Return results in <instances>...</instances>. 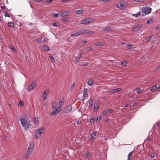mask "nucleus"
<instances>
[{
	"label": "nucleus",
	"instance_id": "64",
	"mask_svg": "<svg viewBox=\"0 0 160 160\" xmlns=\"http://www.w3.org/2000/svg\"><path fill=\"white\" fill-rule=\"evenodd\" d=\"M138 104V103L137 102H135L134 103L133 106H136Z\"/></svg>",
	"mask_w": 160,
	"mask_h": 160
},
{
	"label": "nucleus",
	"instance_id": "46",
	"mask_svg": "<svg viewBox=\"0 0 160 160\" xmlns=\"http://www.w3.org/2000/svg\"><path fill=\"white\" fill-rule=\"evenodd\" d=\"M137 91V92L138 93H140L141 92V90L139 88H137L136 89Z\"/></svg>",
	"mask_w": 160,
	"mask_h": 160
},
{
	"label": "nucleus",
	"instance_id": "8",
	"mask_svg": "<svg viewBox=\"0 0 160 160\" xmlns=\"http://www.w3.org/2000/svg\"><path fill=\"white\" fill-rule=\"evenodd\" d=\"M36 85V83L35 82H33L32 83L31 85H30L28 88V90L29 91H31L35 87Z\"/></svg>",
	"mask_w": 160,
	"mask_h": 160
},
{
	"label": "nucleus",
	"instance_id": "20",
	"mask_svg": "<svg viewBox=\"0 0 160 160\" xmlns=\"http://www.w3.org/2000/svg\"><path fill=\"white\" fill-rule=\"evenodd\" d=\"M57 107V103L56 102L53 101L52 103V107L54 109L55 108Z\"/></svg>",
	"mask_w": 160,
	"mask_h": 160
},
{
	"label": "nucleus",
	"instance_id": "14",
	"mask_svg": "<svg viewBox=\"0 0 160 160\" xmlns=\"http://www.w3.org/2000/svg\"><path fill=\"white\" fill-rule=\"evenodd\" d=\"M80 32V30H78L75 33L72 34L71 35L72 37H76L79 36L81 35Z\"/></svg>",
	"mask_w": 160,
	"mask_h": 160
},
{
	"label": "nucleus",
	"instance_id": "21",
	"mask_svg": "<svg viewBox=\"0 0 160 160\" xmlns=\"http://www.w3.org/2000/svg\"><path fill=\"white\" fill-rule=\"evenodd\" d=\"M111 28L110 27H106V28H105L103 30V31L105 32H107L108 31L111 30Z\"/></svg>",
	"mask_w": 160,
	"mask_h": 160
},
{
	"label": "nucleus",
	"instance_id": "17",
	"mask_svg": "<svg viewBox=\"0 0 160 160\" xmlns=\"http://www.w3.org/2000/svg\"><path fill=\"white\" fill-rule=\"evenodd\" d=\"M153 18H152L148 19L147 21V23L148 24H149L150 23H152L154 21Z\"/></svg>",
	"mask_w": 160,
	"mask_h": 160
},
{
	"label": "nucleus",
	"instance_id": "56",
	"mask_svg": "<svg viewBox=\"0 0 160 160\" xmlns=\"http://www.w3.org/2000/svg\"><path fill=\"white\" fill-rule=\"evenodd\" d=\"M127 47L128 49H130L132 48V46L131 45H128Z\"/></svg>",
	"mask_w": 160,
	"mask_h": 160
},
{
	"label": "nucleus",
	"instance_id": "39",
	"mask_svg": "<svg viewBox=\"0 0 160 160\" xmlns=\"http://www.w3.org/2000/svg\"><path fill=\"white\" fill-rule=\"evenodd\" d=\"M4 15L6 17H10V16L8 13L7 12H5Z\"/></svg>",
	"mask_w": 160,
	"mask_h": 160
},
{
	"label": "nucleus",
	"instance_id": "58",
	"mask_svg": "<svg viewBox=\"0 0 160 160\" xmlns=\"http://www.w3.org/2000/svg\"><path fill=\"white\" fill-rule=\"evenodd\" d=\"M87 49L89 51H91L92 50V48L88 47Z\"/></svg>",
	"mask_w": 160,
	"mask_h": 160
},
{
	"label": "nucleus",
	"instance_id": "57",
	"mask_svg": "<svg viewBox=\"0 0 160 160\" xmlns=\"http://www.w3.org/2000/svg\"><path fill=\"white\" fill-rule=\"evenodd\" d=\"M87 42V41L83 40V41H82V43L83 45L85 44Z\"/></svg>",
	"mask_w": 160,
	"mask_h": 160
},
{
	"label": "nucleus",
	"instance_id": "23",
	"mask_svg": "<svg viewBox=\"0 0 160 160\" xmlns=\"http://www.w3.org/2000/svg\"><path fill=\"white\" fill-rule=\"evenodd\" d=\"M93 81L92 80H90L88 81V84L89 86H91L93 84Z\"/></svg>",
	"mask_w": 160,
	"mask_h": 160
},
{
	"label": "nucleus",
	"instance_id": "48",
	"mask_svg": "<svg viewBox=\"0 0 160 160\" xmlns=\"http://www.w3.org/2000/svg\"><path fill=\"white\" fill-rule=\"evenodd\" d=\"M59 25V24L55 22L53 24V25L54 26H56V27L58 26Z\"/></svg>",
	"mask_w": 160,
	"mask_h": 160
},
{
	"label": "nucleus",
	"instance_id": "4",
	"mask_svg": "<svg viewBox=\"0 0 160 160\" xmlns=\"http://www.w3.org/2000/svg\"><path fill=\"white\" fill-rule=\"evenodd\" d=\"M142 12L143 13V15H146L151 12L152 9L148 7H145L142 8Z\"/></svg>",
	"mask_w": 160,
	"mask_h": 160
},
{
	"label": "nucleus",
	"instance_id": "49",
	"mask_svg": "<svg viewBox=\"0 0 160 160\" xmlns=\"http://www.w3.org/2000/svg\"><path fill=\"white\" fill-rule=\"evenodd\" d=\"M90 122L91 123H93L94 122V119L92 118L91 119Z\"/></svg>",
	"mask_w": 160,
	"mask_h": 160
},
{
	"label": "nucleus",
	"instance_id": "33",
	"mask_svg": "<svg viewBox=\"0 0 160 160\" xmlns=\"http://www.w3.org/2000/svg\"><path fill=\"white\" fill-rule=\"evenodd\" d=\"M93 100H90V102H89V108H90L91 107H92L93 106Z\"/></svg>",
	"mask_w": 160,
	"mask_h": 160
},
{
	"label": "nucleus",
	"instance_id": "53",
	"mask_svg": "<svg viewBox=\"0 0 160 160\" xmlns=\"http://www.w3.org/2000/svg\"><path fill=\"white\" fill-rule=\"evenodd\" d=\"M53 16L55 18H58V14H53Z\"/></svg>",
	"mask_w": 160,
	"mask_h": 160
},
{
	"label": "nucleus",
	"instance_id": "45",
	"mask_svg": "<svg viewBox=\"0 0 160 160\" xmlns=\"http://www.w3.org/2000/svg\"><path fill=\"white\" fill-rule=\"evenodd\" d=\"M52 2V0H46V2L47 3H51Z\"/></svg>",
	"mask_w": 160,
	"mask_h": 160
},
{
	"label": "nucleus",
	"instance_id": "38",
	"mask_svg": "<svg viewBox=\"0 0 160 160\" xmlns=\"http://www.w3.org/2000/svg\"><path fill=\"white\" fill-rule=\"evenodd\" d=\"M98 108H99L98 105H97L96 106H94V111L97 112V111Z\"/></svg>",
	"mask_w": 160,
	"mask_h": 160
},
{
	"label": "nucleus",
	"instance_id": "22",
	"mask_svg": "<svg viewBox=\"0 0 160 160\" xmlns=\"http://www.w3.org/2000/svg\"><path fill=\"white\" fill-rule=\"evenodd\" d=\"M8 24V26L10 27L13 28L14 27V24L12 22H9Z\"/></svg>",
	"mask_w": 160,
	"mask_h": 160
},
{
	"label": "nucleus",
	"instance_id": "30",
	"mask_svg": "<svg viewBox=\"0 0 160 160\" xmlns=\"http://www.w3.org/2000/svg\"><path fill=\"white\" fill-rule=\"evenodd\" d=\"M10 47L14 52H17L16 49L14 47L12 46H10Z\"/></svg>",
	"mask_w": 160,
	"mask_h": 160
},
{
	"label": "nucleus",
	"instance_id": "5",
	"mask_svg": "<svg viewBox=\"0 0 160 160\" xmlns=\"http://www.w3.org/2000/svg\"><path fill=\"white\" fill-rule=\"evenodd\" d=\"M125 2L124 1H120L117 3V6L119 8L124 9L125 7Z\"/></svg>",
	"mask_w": 160,
	"mask_h": 160
},
{
	"label": "nucleus",
	"instance_id": "16",
	"mask_svg": "<svg viewBox=\"0 0 160 160\" xmlns=\"http://www.w3.org/2000/svg\"><path fill=\"white\" fill-rule=\"evenodd\" d=\"M84 10L82 9H80L76 10L75 12V13L76 14H80L82 13L83 12Z\"/></svg>",
	"mask_w": 160,
	"mask_h": 160
},
{
	"label": "nucleus",
	"instance_id": "59",
	"mask_svg": "<svg viewBox=\"0 0 160 160\" xmlns=\"http://www.w3.org/2000/svg\"><path fill=\"white\" fill-rule=\"evenodd\" d=\"M157 127L158 128H160V123L158 122H157Z\"/></svg>",
	"mask_w": 160,
	"mask_h": 160
},
{
	"label": "nucleus",
	"instance_id": "29",
	"mask_svg": "<svg viewBox=\"0 0 160 160\" xmlns=\"http://www.w3.org/2000/svg\"><path fill=\"white\" fill-rule=\"evenodd\" d=\"M43 48L44 50L45 51H48L50 50L49 47L46 46H44L43 47Z\"/></svg>",
	"mask_w": 160,
	"mask_h": 160
},
{
	"label": "nucleus",
	"instance_id": "7",
	"mask_svg": "<svg viewBox=\"0 0 160 160\" xmlns=\"http://www.w3.org/2000/svg\"><path fill=\"white\" fill-rule=\"evenodd\" d=\"M49 91L48 90L46 89L45 90L44 93L42 96V100L44 102L46 99L47 95Z\"/></svg>",
	"mask_w": 160,
	"mask_h": 160
},
{
	"label": "nucleus",
	"instance_id": "19",
	"mask_svg": "<svg viewBox=\"0 0 160 160\" xmlns=\"http://www.w3.org/2000/svg\"><path fill=\"white\" fill-rule=\"evenodd\" d=\"M63 104V100L62 99H60L59 100V108H60L61 107H62Z\"/></svg>",
	"mask_w": 160,
	"mask_h": 160
},
{
	"label": "nucleus",
	"instance_id": "54",
	"mask_svg": "<svg viewBox=\"0 0 160 160\" xmlns=\"http://www.w3.org/2000/svg\"><path fill=\"white\" fill-rule=\"evenodd\" d=\"M19 105H21V106H23V103L22 102V101H21L19 103Z\"/></svg>",
	"mask_w": 160,
	"mask_h": 160
},
{
	"label": "nucleus",
	"instance_id": "63",
	"mask_svg": "<svg viewBox=\"0 0 160 160\" xmlns=\"http://www.w3.org/2000/svg\"><path fill=\"white\" fill-rule=\"evenodd\" d=\"M68 0H62V2H65V1H68Z\"/></svg>",
	"mask_w": 160,
	"mask_h": 160
},
{
	"label": "nucleus",
	"instance_id": "3",
	"mask_svg": "<svg viewBox=\"0 0 160 160\" xmlns=\"http://www.w3.org/2000/svg\"><path fill=\"white\" fill-rule=\"evenodd\" d=\"M45 130V128H40L37 130L35 133L34 137L35 138H40L41 134L44 132Z\"/></svg>",
	"mask_w": 160,
	"mask_h": 160
},
{
	"label": "nucleus",
	"instance_id": "6",
	"mask_svg": "<svg viewBox=\"0 0 160 160\" xmlns=\"http://www.w3.org/2000/svg\"><path fill=\"white\" fill-rule=\"evenodd\" d=\"M92 21L91 18H86L81 21L80 23L81 24H87Z\"/></svg>",
	"mask_w": 160,
	"mask_h": 160
},
{
	"label": "nucleus",
	"instance_id": "27",
	"mask_svg": "<svg viewBox=\"0 0 160 160\" xmlns=\"http://www.w3.org/2000/svg\"><path fill=\"white\" fill-rule=\"evenodd\" d=\"M81 57V54L79 55V56L75 58V61L76 62H78V61L80 60V58Z\"/></svg>",
	"mask_w": 160,
	"mask_h": 160
},
{
	"label": "nucleus",
	"instance_id": "25",
	"mask_svg": "<svg viewBox=\"0 0 160 160\" xmlns=\"http://www.w3.org/2000/svg\"><path fill=\"white\" fill-rule=\"evenodd\" d=\"M34 122L35 124L36 125H38L39 123V122L38 120V119L37 118H35L34 120Z\"/></svg>",
	"mask_w": 160,
	"mask_h": 160
},
{
	"label": "nucleus",
	"instance_id": "35",
	"mask_svg": "<svg viewBox=\"0 0 160 160\" xmlns=\"http://www.w3.org/2000/svg\"><path fill=\"white\" fill-rule=\"evenodd\" d=\"M121 63L122 65L125 66L127 65V62L125 61H123L121 62Z\"/></svg>",
	"mask_w": 160,
	"mask_h": 160
},
{
	"label": "nucleus",
	"instance_id": "41",
	"mask_svg": "<svg viewBox=\"0 0 160 160\" xmlns=\"http://www.w3.org/2000/svg\"><path fill=\"white\" fill-rule=\"evenodd\" d=\"M145 0H133L134 1L137 2H142L144 1Z\"/></svg>",
	"mask_w": 160,
	"mask_h": 160
},
{
	"label": "nucleus",
	"instance_id": "32",
	"mask_svg": "<svg viewBox=\"0 0 160 160\" xmlns=\"http://www.w3.org/2000/svg\"><path fill=\"white\" fill-rule=\"evenodd\" d=\"M86 157L88 159H90L91 158V154L89 152H88L86 155Z\"/></svg>",
	"mask_w": 160,
	"mask_h": 160
},
{
	"label": "nucleus",
	"instance_id": "52",
	"mask_svg": "<svg viewBox=\"0 0 160 160\" xmlns=\"http://www.w3.org/2000/svg\"><path fill=\"white\" fill-rule=\"evenodd\" d=\"M155 157V154L154 153H152L151 155V158H154Z\"/></svg>",
	"mask_w": 160,
	"mask_h": 160
},
{
	"label": "nucleus",
	"instance_id": "31",
	"mask_svg": "<svg viewBox=\"0 0 160 160\" xmlns=\"http://www.w3.org/2000/svg\"><path fill=\"white\" fill-rule=\"evenodd\" d=\"M94 32L92 31H89L87 30V33L89 34H94Z\"/></svg>",
	"mask_w": 160,
	"mask_h": 160
},
{
	"label": "nucleus",
	"instance_id": "55",
	"mask_svg": "<svg viewBox=\"0 0 160 160\" xmlns=\"http://www.w3.org/2000/svg\"><path fill=\"white\" fill-rule=\"evenodd\" d=\"M113 111V110L112 109H110L108 110V112L109 113L112 112Z\"/></svg>",
	"mask_w": 160,
	"mask_h": 160
},
{
	"label": "nucleus",
	"instance_id": "47",
	"mask_svg": "<svg viewBox=\"0 0 160 160\" xmlns=\"http://www.w3.org/2000/svg\"><path fill=\"white\" fill-rule=\"evenodd\" d=\"M96 132H93L92 134H91V136H92V137H94L96 135Z\"/></svg>",
	"mask_w": 160,
	"mask_h": 160
},
{
	"label": "nucleus",
	"instance_id": "44",
	"mask_svg": "<svg viewBox=\"0 0 160 160\" xmlns=\"http://www.w3.org/2000/svg\"><path fill=\"white\" fill-rule=\"evenodd\" d=\"M89 64V62H84L82 63V65L83 66H87Z\"/></svg>",
	"mask_w": 160,
	"mask_h": 160
},
{
	"label": "nucleus",
	"instance_id": "18",
	"mask_svg": "<svg viewBox=\"0 0 160 160\" xmlns=\"http://www.w3.org/2000/svg\"><path fill=\"white\" fill-rule=\"evenodd\" d=\"M80 31L81 32V35H82V34H87V30L86 29H82L81 30H80Z\"/></svg>",
	"mask_w": 160,
	"mask_h": 160
},
{
	"label": "nucleus",
	"instance_id": "13",
	"mask_svg": "<svg viewBox=\"0 0 160 160\" xmlns=\"http://www.w3.org/2000/svg\"><path fill=\"white\" fill-rule=\"evenodd\" d=\"M141 28V25H137L133 28L132 31L134 32H136L138 31Z\"/></svg>",
	"mask_w": 160,
	"mask_h": 160
},
{
	"label": "nucleus",
	"instance_id": "51",
	"mask_svg": "<svg viewBox=\"0 0 160 160\" xmlns=\"http://www.w3.org/2000/svg\"><path fill=\"white\" fill-rule=\"evenodd\" d=\"M107 110H105L103 111V113H102V114L104 115H105L107 113Z\"/></svg>",
	"mask_w": 160,
	"mask_h": 160
},
{
	"label": "nucleus",
	"instance_id": "37",
	"mask_svg": "<svg viewBox=\"0 0 160 160\" xmlns=\"http://www.w3.org/2000/svg\"><path fill=\"white\" fill-rule=\"evenodd\" d=\"M50 58L51 61L52 62H55V60L54 58L53 57H52V56H50Z\"/></svg>",
	"mask_w": 160,
	"mask_h": 160
},
{
	"label": "nucleus",
	"instance_id": "28",
	"mask_svg": "<svg viewBox=\"0 0 160 160\" xmlns=\"http://www.w3.org/2000/svg\"><path fill=\"white\" fill-rule=\"evenodd\" d=\"M133 151L130 152L129 153V154H128V159L127 160H129V159H130V158H131V157L132 156V153H133Z\"/></svg>",
	"mask_w": 160,
	"mask_h": 160
},
{
	"label": "nucleus",
	"instance_id": "61",
	"mask_svg": "<svg viewBox=\"0 0 160 160\" xmlns=\"http://www.w3.org/2000/svg\"><path fill=\"white\" fill-rule=\"evenodd\" d=\"M48 39L47 38H44V41H48Z\"/></svg>",
	"mask_w": 160,
	"mask_h": 160
},
{
	"label": "nucleus",
	"instance_id": "15",
	"mask_svg": "<svg viewBox=\"0 0 160 160\" xmlns=\"http://www.w3.org/2000/svg\"><path fill=\"white\" fill-rule=\"evenodd\" d=\"M88 89H86L84 92L83 93V97L84 98H87L88 97Z\"/></svg>",
	"mask_w": 160,
	"mask_h": 160
},
{
	"label": "nucleus",
	"instance_id": "62",
	"mask_svg": "<svg viewBox=\"0 0 160 160\" xmlns=\"http://www.w3.org/2000/svg\"><path fill=\"white\" fill-rule=\"evenodd\" d=\"M101 118V117H98L97 119L98 120H100Z\"/></svg>",
	"mask_w": 160,
	"mask_h": 160
},
{
	"label": "nucleus",
	"instance_id": "42",
	"mask_svg": "<svg viewBox=\"0 0 160 160\" xmlns=\"http://www.w3.org/2000/svg\"><path fill=\"white\" fill-rule=\"evenodd\" d=\"M93 141H94V139L92 137L90 138L89 141L90 142L93 143Z\"/></svg>",
	"mask_w": 160,
	"mask_h": 160
},
{
	"label": "nucleus",
	"instance_id": "34",
	"mask_svg": "<svg viewBox=\"0 0 160 160\" xmlns=\"http://www.w3.org/2000/svg\"><path fill=\"white\" fill-rule=\"evenodd\" d=\"M69 19L68 18H64L62 19V21L63 22H68L69 21Z\"/></svg>",
	"mask_w": 160,
	"mask_h": 160
},
{
	"label": "nucleus",
	"instance_id": "60",
	"mask_svg": "<svg viewBox=\"0 0 160 160\" xmlns=\"http://www.w3.org/2000/svg\"><path fill=\"white\" fill-rule=\"evenodd\" d=\"M1 8L2 10H4L5 9V7L4 6H2L1 7Z\"/></svg>",
	"mask_w": 160,
	"mask_h": 160
},
{
	"label": "nucleus",
	"instance_id": "12",
	"mask_svg": "<svg viewBox=\"0 0 160 160\" xmlns=\"http://www.w3.org/2000/svg\"><path fill=\"white\" fill-rule=\"evenodd\" d=\"M61 110V109L59 108H58V109L57 108L55 109L53 112H51V115H56Z\"/></svg>",
	"mask_w": 160,
	"mask_h": 160
},
{
	"label": "nucleus",
	"instance_id": "36",
	"mask_svg": "<svg viewBox=\"0 0 160 160\" xmlns=\"http://www.w3.org/2000/svg\"><path fill=\"white\" fill-rule=\"evenodd\" d=\"M75 84L74 83H73L72 84V85L71 86V87L70 88V89L71 91H72L73 90V89L74 88V87H75Z\"/></svg>",
	"mask_w": 160,
	"mask_h": 160
},
{
	"label": "nucleus",
	"instance_id": "40",
	"mask_svg": "<svg viewBox=\"0 0 160 160\" xmlns=\"http://www.w3.org/2000/svg\"><path fill=\"white\" fill-rule=\"evenodd\" d=\"M140 15H141V13L140 12H139L137 13L134 15V16H135L136 17H137L138 16H139Z\"/></svg>",
	"mask_w": 160,
	"mask_h": 160
},
{
	"label": "nucleus",
	"instance_id": "26",
	"mask_svg": "<svg viewBox=\"0 0 160 160\" xmlns=\"http://www.w3.org/2000/svg\"><path fill=\"white\" fill-rule=\"evenodd\" d=\"M95 44L98 46H103V43L100 42H97L95 43Z\"/></svg>",
	"mask_w": 160,
	"mask_h": 160
},
{
	"label": "nucleus",
	"instance_id": "11",
	"mask_svg": "<svg viewBox=\"0 0 160 160\" xmlns=\"http://www.w3.org/2000/svg\"><path fill=\"white\" fill-rule=\"evenodd\" d=\"M122 90V89L121 88H117L116 89H113L111 90L109 92L111 93H114L119 92Z\"/></svg>",
	"mask_w": 160,
	"mask_h": 160
},
{
	"label": "nucleus",
	"instance_id": "2",
	"mask_svg": "<svg viewBox=\"0 0 160 160\" xmlns=\"http://www.w3.org/2000/svg\"><path fill=\"white\" fill-rule=\"evenodd\" d=\"M34 148V146L33 144H30L28 149L25 154V158L26 159H28L31 153Z\"/></svg>",
	"mask_w": 160,
	"mask_h": 160
},
{
	"label": "nucleus",
	"instance_id": "10",
	"mask_svg": "<svg viewBox=\"0 0 160 160\" xmlns=\"http://www.w3.org/2000/svg\"><path fill=\"white\" fill-rule=\"evenodd\" d=\"M60 16L61 17H66L69 14V12L67 11H64L60 13Z\"/></svg>",
	"mask_w": 160,
	"mask_h": 160
},
{
	"label": "nucleus",
	"instance_id": "1",
	"mask_svg": "<svg viewBox=\"0 0 160 160\" xmlns=\"http://www.w3.org/2000/svg\"><path fill=\"white\" fill-rule=\"evenodd\" d=\"M19 120L24 129L26 130L30 128L31 124L29 119L27 116L20 117L19 118Z\"/></svg>",
	"mask_w": 160,
	"mask_h": 160
},
{
	"label": "nucleus",
	"instance_id": "24",
	"mask_svg": "<svg viewBox=\"0 0 160 160\" xmlns=\"http://www.w3.org/2000/svg\"><path fill=\"white\" fill-rule=\"evenodd\" d=\"M157 88V86L156 85H154L152 88L151 89L150 91L152 92L154 91Z\"/></svg>",
	"mask_w": 160,
	"mask_h": 160
},
{
	"label": "nucleus",
	"instance_id": "50",
	"mask_svg": "<svg viewBox=\"0 0 160 160\" xmlns=\"http://www.w3.org/2000/svg\"><path fill=\"white\" fill-rule=\"evenodd\" d=\"M151 38V37H147L146 38V40L147 41H149L150 40Z\"/></svg>",
	"mask_w": 160,
	"mask_h": 160
},
{
	"label": "nucleus",
	"instance_id": "43",
	"mask_svg": "<svg viewBox=\"0 0 160 160\" xmlns=\"http://www.w3.org/2000/svg\"><path fill=\"white\" fill-rule=\"evenodd\" d=\"M81 120L80 118L78 119V121H77V124H79L81 123Z\"/></svg>",
	"mask_w": 160,
	"mask_h": 160
},
{
	"label": "nucleus",
	"instance_id": "9",
	"mask_svg": "<svg viewBox=\"0 0 160 160\" xmlns=\"http://www.w3.org/2000/svg\"><path fill=\"white\" fill-rule=\"evenodd\" d=\"M72 110V107L71 105H69L66 106L65 110V112L68 113L70 112Z\"/></svg>",
	"mask_w": 160,
	"mask_h": 160
}]
</instances>
